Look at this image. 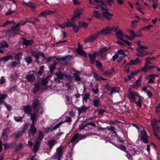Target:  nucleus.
<instances>
[{
  "instance_id": "603ef678",
  "label": "nucleus",
  "mask_w": 160,
  "mask_h": 160,
  "mask_svg": "<svg viewBox=\"0 0 160 160\" xmlns=\"http://www.w3.org/2000/svg\"><path fill=\"white\" fill-rule=\"evenodd\" d=\"M110 49V48H108L106 47H105L101 48L99 50V52L101 53H103L104 52H106Z\"/></svg>"
},
{
  "instance_id": "c85d7f7f",
  "label": "nucleus",
  "mask_w": 160,
  "mask_h": 160,
  "mask_svg": "<svg viewBox=\"0 0 160 160\" xmlns=\"http://www.w3.org/2000/svg\"><path fill=\"white\" fill-rule=\"evenodd\" d=\"M30 119L32 120V123H33L35 124V122L37 120V118L36 115L35 114V111L33 112V113L30 115Z\"/></svg>"
},
{
  "instance_id": "423d86ee",
  "label": "nucleus",
  "mask_w": 160,
  "mask_h": 160,
  "mask_svg": "<svg viewBox=\"0 0 160 160\" xmlns=\"http://www.w3.org/2000/svg\"><path fill=\"white\" fill-rule=\"evenodd\" d=\"M84 11V9L77 8L75 9L73 16L72 19V21H74L75 18L80 19L81 15Z\"/></svg>"
},
{
  "instance_id": "f03ea898",
  "label": "nucleus",
  "mask_w": 160,
  "mask_h": 160,
  "mask_svg": "<svg viewBox=\"0 0 160 160\" xmlns=\"http://www.w3.org/2000/svg\"><path fill=\"white\" fill-rule=\"evenodd\" d=\"M117 28L114 26L110 27L108 26L105 29H103L101 31L99 32L100 34L102 35H105L110 34L113 31H116Z\"/></svg>"
},
{
  "instance_id": "0e129e2a",
  "label": "nucleus",
  "mask_w": 160,
  "mask_h": 160,
  "mask_svg": "<svg viewBox=\"0 0 160 160\" xmlns=\"http://www.w3.org/2000/svg\"><path fill=\"white\" fill-rule=\"evenodd\" d=\"M7 95H6L0 94V102L1 103L3 102V100L6 97Z\"/></svg>"
},
{
  "instance_id": "7c9ffc66",
  "label": "nucleus",
  "mask_w": 160,
  "mask_h": 160,
  "mask_svg": "<svg viewBox=\"0 0 160 160\" xmlns=\"http://www.w3.org/2000/svg\"><path fill=\"white\" fill-rule=\"evenodd\" d=\"M138 97L139 98L138 101L137 102L136 101V102H134L138 106L139 108H141L142 107V102L144 99V98L139 96H138Z\"/></svg>"
},
{
  "instance_id": "20e7f679",
  "label": "nucleus",
  "mask_w": 160,
  "mask_h": 160,
  "mask_svg": "<svg viewBox=\"0 0 160 160\" xmlns=\"http://www.w3.org/2000/svg\"><path fill=\"white\" fill-rule=\"evenodd\" d=\"M148 47L146 46H139L136 48V51L140 52L141 54H136V55L139 57H143L148 55V52L144 50V49H148Z\"/></svg>"
},
{
  "instance_id": "774afa93",
  "label": "nucleus",
  "mask_w": 160,
  "mask_h": 160,
  "mask_svg": "<svg viewBox=\"0 0 160 160\" xmlns=\"http://www.w3.org/2000/svg\"><path fill=\"white\" fill-rule=\"evenodd\" d=\"M138 22V21L137 20H134L132 22V27L134 28L137 25V24Z\"/></svg>"
},
{
  "instance_id": "a878e982",
  "label": "nucleus",
  "mask_w": 160,
  "mask_h": 160,
  "mask_svg": "<svg viewBox=\"0 0 160 160\" xmlns=\"http://www.w3.org/2000/svg\"><path fill=\"white\" fill-rule=\"evenodd\" d=\"M71 22V20H68L67 22L64 23H63L60 24H58V26L62 28H64L66 27H68L70 26V22Z\"/></svg>"
},
{
  "instance_id": "412c9836",
  "label": "nucleus",
  "mask_w": 160,
  "mask_h": 160,
  "mask_svg": "<svg viewBox=\"0 0 160 160\" xmlns=\"http://www.w3.org/2000/svg\"><path fill=\"white\" fill-rule=\"evenodd\" d=\"M55 74L57 76V77L54 78L55 80H57L58 79L62 80L64 78L65 74L62 73L61 72H57Z\"/></svg>"
},
{
  "instance_id": "4be33fe9",
  "label": "nucleus",
  "mask_w": 160,
  "mask_h": 160,
  "mask_svg": "<svg viewBox=\"0 0 160 160\" xmlns=\"http://www.w3.org/2000/svg\"><path fill=\"white\" fill-rule=\"evenodd\" d=\"M23 109L25 113L28 114H30L32 111V108L29 105L24 106Z\"/></svg>"
},
{
  "instance_id": "58836bf2",
  "label": "nucleus",
  "mask_w": 160,
  "mask_h": 160,
  "mask_svg": "<svg viewBox=\"0 0 160 160\" xmlns=\"http://www.w3.org/2000/svg\"><path fill=\"white\" fill-rule=\"evenodd\" d=\"M32 43V40H28L24 39L23 41L22 42L23 44L26 46L31 45Z\"/></svg>"
},
{
  "instance_id": "49530a36",
  "label": "nucleus",
  "mask_w": 160,
  "mask_h": 160,
  "mask_svg": "<svg viewBox=\"0 0 160 160\" xmlns=\"http://www.w3.org/2000/svg\"><path fill=\"white\" fill-rule=\"evenodd\" d=\"M20 64V62L13 61L11 63V66L13 68H15Z\"/></svg>"
},
{
  "instance_id": "69168bd1",
  "label": "nucleus",
  "mask_w": 160,
  "mask_h": 160,
  "mask_svg": "<svg viewBox=\"0 0 160 160\" xmlns=\"http://www.w3.org/2000/svg\"><path fill=\"white\" fill-rule=\"evenodd\" d=\"M62 122H60L58 123L52 128L53 130H55L58 128L59 126L62 124Z\"/></svg>"
},
{
  "instance_id": "1a4fd4ad",
  "label": "nucleus",
  "mask_w": 160,
  "mask_h": 160,
  "mask_svg": "<svg viewBox=\"0 0 160 160\" xmlns=\"http://www.w3.org/2000/svg\"><path fill=\"white\" fill-rule=\"evenodd\" d=\"M158 120L155 119L152 120L151 122L152 125L153 130L154 133L155 135L157 137H158V135L156 133L158 132L159 130V128L158 125Z\"/></svg>"
},
{
  "instance_id": "ea45409f",
  "label": "nucleus",
  "mask_w": 160,
  "mask_h": 160,
  "mask_svg": "<svg viewBox=\"0 0 160 160\" xmlns=\"http://www.w3.org/2000/svg\"><path fill=\"white\" fill-rule=\"evenodd\" d=\"M78 137L79 134L78 133H76L73 136L72 138L71 139V142L74 144L75 141L78 138Z\"/></svg>"
},
{
  "instance_id": "f8f14e48",
  "label": "nucleus",
  "mask_w": 160,
  "mask_h": 160,
  "mask_svg": "<svg viewBox=\"0 0 160 160\" xmlns=\"http://www.w3.org/2000/svg\"><path fill=\"white\" fill-rule=\"evenodd\" d=\"M159 75L158 74H152L149 76H145V78L148 80V83H152L155 82V77H158Z\"/></svg>"
},
{
  "instance_id": "864d4df0",
  "label": "nucleus",
  "mask_w": 160,
  "mask_h": 160,
  "mask_svg": "<svg viewBox=\"0 0 160 160\" xmlns=\"http://www.w3.org/2000/svg\"><path fill=\"white\" fill-rule=\"evenodd\" d=\"M27 22V21H25L24 22L21 21L20 22L17 24L15 26H14V27H16L18 28V27H19L21 25H25Z\"/></svg>"
},
{
  "instance_id": "6ab92c4d",
  "label": "nucleus",
  "mask_w": 160,
  "mask_h": 160,
  "mask_svg": "<svg viewBox=\"0 0 160 160\" xmlns=\"http://www.w3.org/2000/svg\"><path fill=\"white\" fill-rule=\"evenodd\" d=\"M155 68V67L145 64L144 66L142 68V70L144 72H148L151 69H153Z\"/></svg>"
},
{
  "instance_id": "393cba45",
  "label": "nucleus",
  "mask_w": 160,
  "mask_h": 160,
  "mask_svg": "<svg viewBox=\"0 0 160 160\" xmlns=\"http://www.w3.org/2000/svg\"><path fill=\"white\" fill-rule=\"evenodd\" d=\"M9 130L7 129H4L2 132V138L5 140H7L8 138L7 133L9 132Z\"/></svg>"
},
{
  "instance_id": "f257e3e1",
  "label": "nucleus",
  "mask_w": 160,
  "mask_h": 160,
  "mask_svg": "<svg viewBox=\"0 0 160 160\" xmlns=\"http://www.w3.org/2000/svg\"><path fill=\"white\" fill-rule=\"evenodd\" d=\"M104 6H98L96 7H94L95 8L100 9L101 11H102V16L105 18L107 20H110L111 18L113 16L112 14L109 13L108 11V9L106 8V3H104Z\"/></svg>"
},
{
  "instance_id": "37998d69",
  "label": "nucleus",
  "mask_w": 160,
  "mask_h": 160,
  "mask_svg": "<svg viewBox=\"0 0 160 160\" xmlns=\"http://www.w3.org/2000/svg\"><path fill=\"white\" fill-rule=\"evenodd\" d=\"M96 66L100 70L102 71L103 70L102 64L100 62L97 60L96 61Z\"/></svg>"
},
{
  "instance_id": "473e14b6",
  "label": "nucleus",
  "mask_w": 160,
  "mask_h": 160,
  "mask_svg": "<svg viewBox=\"0 0 160 160\" xmlns=\"http://www.w3.org/2000/svg\"><path fill=\"white\" fill-rule=\"evenodd\" d=\"M78 26L80 28L82 27L86 28L88 27V23L84 21L79 22L78 23Z\"/></svg>"
},
{
  "instance_id": "f704fd0d",
  "label": "nucleus",
  "mask_w": 160,
  "mask_h": 160,
  "mask_svg": "<svg viewBox=\"0 0 160 160\" xmlns=\"http://www.w3.org/2000/svg\"><path fill=\"white\" fill-rule=\"evenodd\" d=\"M119 148L120 149L126 152L127 153V155L128 156L130 157H132V155L127 151L126 148L123 145H120L119 146Z\"/></svg>"
},
{
  "instance_id": "6e6552de",
  "label": "nucleus",
  "mask_w": 160,
  "mask_h": 160,
  "mask_svg": "<svg viewBox=\"0 0 160 160\" xmlns=\"http://www.w3.org/2000/svg\"><path fill=\"white\" fill-rule=\"evenodd\" d=\"M141 140L145 143L148 142V138L147 134L146 131L144 130L141 131L140 134Z\"/></svg>"
},
{
  "instance_id": "3c124183",
  "label": "nucleus",
  "mask_w": 160,
  "mask_h": 160,
  "mask_svg": "<svg viewBox=\"0 0 160 160\" xmlns=\"http://www.w3.org/2000/svg\"><path fill=\"white\" fill-rule=\"evenodd\" d=\"M38 137V142H40L43 138V134L42 132H39Z\"/></svg>"
},
{
  "instance_id": "c756f323",
  "label": "nucleus",
  "mask_w": 160,
  "mask_h": 160,
  "mask_svg": "<svg viewBox=\"0 0 160 160\" xmlns=\"http://www.w3.org/2000/svg\"><path fill=\"white\" fill-rule=\"evenodd\" d=\"M93 16L98 19H102V14L96 11H93Z\"/></svg>"
},
{
  "instance_id": "4d7b16f0",
  "label": "nucleus",
  "mask_w": 160,
  "mask_h": 160,
  "mask_svg": "<svg viewBox=\"0 0 160 160\" xmlns=\"http://www.w3.org/2000/svg\"><path fill=\"white\" fill-rule=\"evenodd\" d=\"M23 146H24L23 144L19 143L16 146V149L17 150H21L23 148Z\"/></svg>"
},
{
  "instance_id": "39448f33",
  "label": "nucleus",
  "mask_w": 160,
  "mask_h": 160,
  "mask_svg": "<svg viewBox=\"0 0 160 160\" xmlns=\"http://www.w3.org/2000/svg\"><path fill=\"white\" fill-rule=\"evenodd\" d=\"M32 56L34 57L36 59V62L38 64H39V56H41L43 58V60H45L46 59V58L43 52H35L34 51H32L31 53Z\"/></svg>"
},
{
  "instance_id": "13d9d810",
  "label": "nucleus",
  "mask_w": 160,
  "mask_h": 160,
  "mask_svg": "<svg viewBox=\"0 0 160 160\" xmlns=\"http://www.w3.org/2000/svg\"><path fill=\"white\" fill-rule=\"evenodd\" d=\"M13 135L14 136L15 139H17L22 136V133L19 132L17 133L14 134Z\"/></svg>"
},
{
  "instance_id": "a18cd8bd",
  "label": "nucleus",
  "mask_w": 160,
  "mask_h": 160,
  "mask_svg": "<svg viewBox=\"0 0 160 160\" xmlns=\"http://www.w3.org/2000/svg\"><path fill=\"white\" fill-rule=\"evenodd\" d=\"M127 51L126 50H123L122 49L119 50L118 51V53L120 54H121L125 56H127L128 54H126L125 52H127Z\"/></svg>"
},
{
  "instance_id": "5fc2aeb1",
  "label": "nucleus",
  "mask_w": 160,
  "mask_h": 160,
  "mask_svg": "<svg viewBox=\"0 0 160 160\" xmlns=\"http://www.w3.org/2000/svg\"><path fill=\"white\" fill-rule=\"evenodd\" d=\"M28 7H30L32 9H34L36 8V6L34 3L32 2H28Z\"/></svg>"
},
{
  "instance_id": "b1692460",
  "label": "nucleus",
  "mask_w": 160,
  "mask_h": 160,
  "mask_svg": "<svg viewBox=\"0 0 160 160\" xmlns=\"http://www.w3.org/2000/svg\"><path fill=\"white\" fill-rule=\"evenodd\" d=\"M141 84V81L140 78L137 80L135 83L131 86L133 88L136 89H138L140 86Z\"/></svg>"
},
{
  "instance_id": "bb28decb",
  "label": "nucleus",
  "mask_w": 160,
  "mask_h": 160,
  "mask_svg": "<svg viewBox=\"0 0 160 160\" xmlns=\"http://www.w3.org/2000/svg\"><path fill=\"white\" fill-rule=\"evenodd\" d=\"M40 145V142H36L33 146V152L35 154V156H36L35 153L38 151L39 149Z\"/></svg>"
},
{
  "instance_id": "f3484780",
  "label": "nucleus",
  "mask_w": 160,
  "mask_h": 160,
  "mask_svg": "<svg viewBox=\"0 0 160 160\" xmlns=\"http://www.w3.org/2000/svg\"><path fill=\"white\" fill-rule=\"evenodd\" d=\"M99 52H95L93 53L92 54L89 53L88 56L90 58L91 62L92 64L94 63L96 59V57L97 54H98Z\"/></svg>"
},
{
  "instance_id": "aec40b11",
  "label": "nucleus",
  "mask_w": 160,
  "mask_h": 160,
  "mask_svg": "<svg viewBox=\"0 0 160 160\" xmlns=\"http://www.w3.org/2000/svg\"><path fill=\"white\" fill-rule=\"evenodd\" d=\"M116 36L118 39L122 40L123 39V32L121 30H119L118 31H115Z\"/></svg>"
},
{
  "instance_id": "4c0bfd02",
  "label": "nucleus",
  "mask_w": 160,
  "mask_h": 160,
  "mask_svg": "<svg viewBox=\"0 0 160 160\" xmlns=\"http://www.w3.org/2000/svg\"><path fill=\"white\" fill-rule=\"evenodd\" d=\"M12 57H13V56L12 55H9L8 56L5 57L3 58H2L0 59V62L2 61H4V62L7 61L9 59H11V58H12Z\"/></svg>"
},
{
  "instance_id": "5701e85b",
  "label": "nucleus",
  "mask_w": 160,
  "mask_h": 160,
  "mask_svg": "<svg viewBox=\"0 0 160 160\" xmlns=\"http://www.w3.org/2000/svg\"><path fill=\"white\" fill-rule=\"evenodd\" d=\"M76 108L78 110L79 114L82 113H84L86 112V110L88 108L85 106H82L80 108L76 107Z\"/></svg>"
},
{
  "instance_id": "a19ab883",
  "label": "nucleus",
  "mask_w": 160,
  "mask_h": 160,
  "mask_svg": "<svg viewBox=\"0 0 160 160\" xmlns=\"http://www.w3.org/2000/svg\"><path fill=\"white\" fill-rule=\"evenodd\" d=\"M48 76H47L43 79L41 82V85L42 86H46L48 82Z\"/></svg>"
},
{
  "instance_id": "72a5a7b5",
  "label": "nucleus",
  "mask_w": 160,
  "mask_h": 160,
  "mask_svg": "<svg viewBox=\"0 0 160 160\" xmlns=\"http://www.w3.org/2000/svg\"><path fill=\"white\" fill-rule=\"evenodd\" d=\"M137 73V72H132L130 73L129 75H128L127 76V78H124V80L126 81H128L130 80L132 78L133 76L135 75H136Z\"/></svg>"
},
{
  "instance_id": "2eb2a0df",
  "label": "nucleus",
  "mask_w": 160,
  "mask_h": 160,
  "mask_svg": "<svg viewBox=\"0 0 160 160\" xmlns=\"http://www.w3.org/2000/svg\"><path fill=\"white\" fill-rule=\"evenodd\" d=\"M36 132V128L33 123H32L31 128L28 131V134L30 137L31 135L33 136Z\"/></svg>"
},
{
  "instance_id": "052dcab7",
  "label": "nucleus",
  "mask_w": 160,
  "mask_h": 160,
  "mask_svg": "<svg viewBox=\"0 0 160 160\" xmlns=\"http://www.w3.org/2000/svg\"><path fill=\"white\" fill-rule=\"evenodd\" d=\"M107 129L109 130L110 131H112L114 133H116V132L115 131V129L114 127L113 126H111L110 127H107Z\"/></svg>"
},
{
  "instance_id": "c9c22d12",
  "label": "nucleus",
  "mask_w": 160,
  "mask_h": 160,
  "mask_svg": "<svg viewBox=\"0 0 160 160\" xmlns=\"http://www.w3.org/2000/svg\"><path fill=\"white\" fill-rule=\"evenodd\" d=\"M111 92L110 95L112 96V94L119 92L120 89L119 88L117 87H112L111 88Z\"/></svg>"
},
{
  "instance_id": "8fccbe9b",
  "label": "nucleus",
  "mask_w": 160,
  "mask_h": 160,
  "mask_svg": "<svg viewBox=\"0 0 160 160\" xmlns=\"http://www.w3.org/2000/svg\"><path fill=\"white\" fill-rule=\"evenodd\" d=\"M13 23L15 24V23L13 21H9L7 20L2 25L0 26L1 27H4L7 25H8L10 23Z\"/></svg>"
},
{
  "instance_id": "4468645a",
  "label": "nucleus",
  "mask_w": 160,
  "mask_h": 160,
  "mask_svg": "<svg viewBox=\"0 0 160 160\" xmlns=\"http://www.w3.org/2000/svg\"><path fill=\"white\" fill-rule=\"evenodd\" d=\"M26 79L28 82H34L35 79V75L33 73L29 72L26 75Z\"/></svg>"
},
{
  "instance_id": "2f4dec72",
  "label": "nucleus",
  "mask_w": 160,
  "mask_h": 160,
  "mask_svg": "<svg viewBox=\"0 0 160 160\" xmlns=\"http://www.w3.org/2000/svg\"><path fill=\"white\" fill-rule=\"evenodd\" d=\"M76 51L78 54L81 55H82L84 56L86 55V53L81 48L79 47L76 50Z\"/></svg>"
},
{
  "instance_id": "bf43d9fd",
  "label": "nucleus",
  "mask_w": 160,
  "mask_h": 160,
  "mask_svg": "<svg viewBox=\"0 0 160 160\" xmlns=\"http://www.w3.org/2000/svg\"><path fill=\"white\" fill-rule=\"evenodd\" d=\"M57 63H55L50 68V71L51 72H52L56 69V66L57 65Z\"/></svg>"
},
{
  "instance_id": "338daca9",
  "label": "nucleus",
  "mask_w": 160,
  "mask_h": 160,
  "mask_svg": "<svg viewBox=\"0 0 160 160\" xmlns=\"http://www.w3.org/2000/svg\"><path fill=\"white\" fill-rule=\"evenodd\" d=\"M15 12L14 11H12L11 9H8L6 12L5 14L6 15L8 16L9 15L12 14V13H14Z\"/></svg>"
},
{
  "instance_id": "79ce46f5",
  "label": "nucleus",
  "mask_w": 160,
  "mask_h": 160,
  "mask_svg": "<svg viewBox=\"0 0 160 160\" xmlns=\"http://www.w3.org/2000/svg\"><path fill=\"white\" fill-rule=\"evenodd\" d=\"M57 143V141L54 140H51L49 141L48 144L50 149H51L53 146Z\"/></svg>"
},
{
  "instance_id": "dca6fc26",
  "label": "nucleus",
  "mask_w": 160,
  "mask_h": 160,
  "mask_svg": "<svg viewBox=\"0 0 160 160\" xmlns=\"http://www.w3.org/2000/svg\"><path fill=\"white\" fill-rule=\"evenodd\" d=\"M8 45L6 41H2L0 43V53H3L4 52L2 49L8 47Z\"/></svg>"
},
{
  "instance_id": "6e6d98bb",
  "label": "nucleus",
  "mask_w": 160,
  "mask_h": 160,
  "mask_svg": "<svg viewBox=\"0 0 160 160\" xmlns=\"http://www.w3.org/2000/svg\"><path fill=\"white\" fill-rule=\"evenodd\" d=\"M93 105L95 107H98L99 104V100L96 99L93 101Z\"/></svg>"
},
{
  "instance_id": "09e8293b",
  "label": "nucleus",
  "mask_w": 160,
  "mask_h": 160,
  "mask_svg": "<svg viewBox=\"0 0 160 160\" xmlns=\"http://www.w3.org/2000/svg\"><path fill=\"white\" fill-rule=\"evenodd\" d=\"M73 77L75 80L79 81L81 80V77H79V75L77 73H74L73 74Z\"/></svg>"
},
{
  "instance_id": "a211bd4d",
  "label": "nucleus",
  "mask_w": 160,
  "mask_h": 160,
  "mask_svg": "<svg viewBox=\"0 0 160 160\" xmlns=\"http://www.w3.org/2000/svg\"><path fill=\"white\" fill-rule=\"evenodd\" d=\"M140 60L139 58H137L134 60H131L129 63L127 65L129 66H132L134 65H137L140 63Z\"/></svg>"
},
{
  "instance_id": "0eeeda50",
  "label": "nucleus",
  "mask_w": 160,
  "mask_h": 160,
  "mask_svg": "<svg viewBox=\"0 0 160 160\" xmlns=\"http://www.w3.org/2000/svg\"><path fill=\"white\" fill-rule=\"evenodd\" d=\"M100 34L99 32L96 33L92 34L87 38L85 40V43L95 41L99 37Z\"/></svg>"
},
{
  "instance_id": "e433bc0d",
  "label": "nucleus",
  "mask_w": 160,
  "mask_h": 160,
  "mask_svg": "<svg viewBox=\"0 0 160 160\" xmlns=\"http://www.w3.org/2000/svg\"><path fill=\"white\" fill-rule=\"evenodd\" d=\"M22 55V53L21 52L17 53L15 56V58L16 60L19 61L20 59L21 58Z\"/></svg>"
},
{
  "instance_id": "e2e57ef3",
  "label": "nucleus",
  "mask_w": 160,
  "mask_h": 160,
  "mask_svg": "<svg viewBox=\"0 0 160 160\" xmlns=\"http://www.w3.org/2000/svg\"><path fill=\"white\" fill-rule=\"evenodd\" d=\"M64 78H66L68 80L72 81V77L69 75L64 74Z\"/></svg>"
},
{
  "instance_id": "7ed1b4c3",
  "label": "nucleus",
  "mask_w": 160,
  "mask_h": 160,
  "mask_svg": "<svg viewBox=\"0 0 160 160\" xmlns=\"http://www.w3.org/2000/svg\"><path fill=\"white\" fill-rule=\"evenodd\" d=\"M40 104V101L38 100H34L32 104V106L34 110H35L36 112H38L39 110H40V113L42 114H43L44 111L42 107L38 108Z\"/></svg>"
},
{
  "instance_id": "c03bdc74",
  "label": "nucleus",
  "mask_w": 160,
  "mask_h": 160,
  "mask_svg": "<svg viewBox=\"0 0 160 160\" xmlns=\"http://www.w3.org/2000/svg\"><path fill=\"white\" fill-rule=\"evenodd\" d=\"M25 60L28 64H30L32 62V59L31 57L28 56L25 58Z\"/></svg>"
},
{
  "instance_id": "9b49d317",
  "label": "nucleus",
  "mask_w": 160,
  "mask_h": 160,
  "mask_svg": "<svg viewBox=\"0 0 160 160\" xmlns=\"http://www.w3.org/2000/svg\"><path fill=\"white\" fill-rule=\"evenodd\" d=\"M63 147L62 146H60L56 149L57 154L55 156V158L58 160H60V158L63 154Z\"/></svg>"
},
{
  "instance_id": "cd10ccee",
  "label": "nucleus",
  "mask_w": 160,
  "mask_h": 160,
  "mask_svg": "<svg viewBox=\"0 0 160 160\" xmlns=\"http://www.w3.org/2000/svg\"><path fill=\"white\" fill-rule=\"evenodd\" d=\"M73 21L71 20V22H70V26L72 27L74 31L77 32L78 31L80 28L78 27L76 24H75L73 22Z\"/></svg>"
},
{
  "instance_id": "9d476101",
  "label": "nucleus",
  "mask_w": 160,
  "mask_h": 160,
  "mask_svg": "<svg viewBox=\"0 0 160 160\" xmlns=\"http://www.w3.org/2000/svg\"><path fill=\"white\" fill-rule=\"evenodd\" d=\"M138 93L132 92L130 90L128 91V95L129 98L131 102H136L135 97L136 96H138Z\"/></svg>"
},
{
  "instance_id": "ddd939ff",
  "label": "nucleus",
  "mask_w": 160,
  "mask_h": 160,
  "mask_svg": "<svg viewBox=\"0 0 160 160\" xmlns=\"http://www.w3.org/2000/svg\"><path fill=\"white\" fill-rule=\"evenodd\" d=\"M19 30V29L16 27L13 26L7 32L10 35L12 36L17 34L18 33Z\"/></svg>"
},
{
  "instance_id": "de8ad7c7",
  "label": "nucleus",
  "mask_w": 160,
  "mask_h": 160,
  "mask_svg": "<svg viewBox=\"0 0 160 160\" xmlns=\"http://www.w3.org/2000/svg\"><path fill=\"white\" fill-rule=\"evenodd\" d=\"M114 72V69L113 68H112L111 70H108L105 72L104 74L106 75L109 76L113 73Z\"/></svg>"
},
{
  "instance_id": "680f3d73",
  "label": "nucleus",
  "mask_w": 160,
  "mask_h": 160,
  "mask_svg": "<svg viewBox=\"0 0 160 160\" xmlns=\"http://www.w3.org/2000/svg\"><path fill=\"white\" fill-rule=\"evenodd\" d=\"M44 68V66H42L40 67V68H39V70L38 71V72H37L38 74V75H40L42 74V71L43 70Z\"/></svg>"
}]
</instances>
